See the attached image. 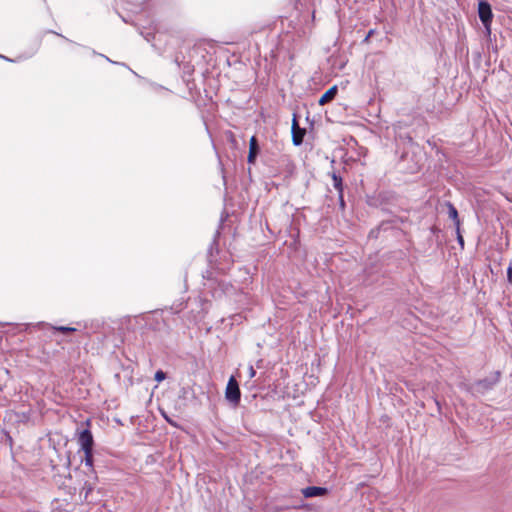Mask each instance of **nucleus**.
Returning <instances> with one entry per match:
<instances>
[{
    "label": "nucleus",
    "instance_id": "f257e3e1",
    "mask_svg": "<svg viewBox=\"0 0 512 512\" xmlns=\"http://www.w3.org/2000/svg\"><path fill=\"white\" fill-rule=\"evenodd\" d=\"M500 376L501 373L499 371H495L487 377L479 379L474 383L464 384L463 388L467 392L471 393L474 397L483 396L494 389V387L500 381Z\"/></svg>",
    "mask_w": 512,
    "mask_h": 512
},
{
    "label": "nucleus",
    "instance_id": "f03ea898",
    "mask_svg": "<svg viewBox=\"0 0 512 512\" xmlns=\"http://www.w3.org/2000/svg\"><path fill=\"white\" fill-rule=\"evenodd\" d=\"M225 398L233 407H237L240 403L241 391L234 376H231L228 380L225 389Z\"/></svg>",
    "mask_w": 512,
    "mask_h": 512
},
{
    "label": "nucleus",
    "instance_id": "7ed1b4c3",
    "mask_svg": "<svg viewBox=\"0 0 512 512\" xmlns=\"http://www.w3.org/2000/svg\"><path fill=\"white\" fill-rule=\"evenodd\" d=\"M292 143L295 146H300L303 143L306 135V129L299 126L296 115H294L291 126Z\"/></svg>",
    "mask_w": 512,
    "mask_h": 512
},
{
    "label": "nucleus",
    "instance_id": "20e7f679",
    "mask_svg": "<svg viewBox=\"0 0 512 512\" xmlns=\"http://www.w3.org/2000/svg\"><path fill=\"white\" fill-rule=\"evenodd\" d=\"M478 15L482 22V24H486L487 22H492L493 20V12L491 5L485 1L481 0L478 4Z\"/></svg>",
    "mask_w": 512,
    "mask_h": 512
},
{
    "label": "nucleus",
    "instance_id": "39448f33",
    "mask_svg": "<svg viewBox=\"0 0 512 512\" xmlns=\"http://www.w3.org/2000/svg\"><path fill=\"white\" fill-rule=\"evenodd\" d=\"M78 443L83 451L93 450L94 439L92 432L89 429L82 430L79 433Z\"/></svg>",
    "mask_w": 512,
    "mask_h": 512
},
{
    "label": "nucleus",
    "instance_id": "423d86ee",
    "mask_svg": "<svg viewBox=\"0 0 512 512\" xmlns=\"http://www.w3.org/2000/svg\"><path fill=\"white\" fill-rule=\"evenodd\" d=\"M305 498L321 497L328 493V489L319 486H308L301 490Z\"/></svg>",
    "mask_w": 512,
    "mask_h": 512
},
{
    "label": "nucleus",
    "instance_id": "0eeeda50",
    "mask_svg": "<svg viewBox=\"0 0 512 512\" xmlns=\"http://www.w3.org/2000/svg\"><path fill=\"white\" fill-rule=\"evenodd\" d=\"M260 153V146L256 136H252L249 141V153L247 157V161L249 164H254L256 162L257 156Z\"/></svg>",
    "mask_w": 512,
    "mask_h": 512
},
{
    "label": "nucleus",
    "instance_id": "6e6552de",
    "mask_svg": "<svg viewBox=\"0 0 512 512\" xmlns=\"http://www.w3.org/2000/svg\"><path fill=\"white\" fill-rule=\"evenodd\" d=\"M338 89L337 86H333L329 88L319 99L318 103L319 105H325L332 101L335 96L337 95Z\"/></svg>",
    "mask_w": 512,
    "mask_h": 512
},
{
    "label": "nucleus",
    "instance_id": "1a4fd4ad",
    "mask_svg": "<svg viewBox=\"0 0 512 512\" xmlns=\"http://www.w3.org/2000/svg\"><path fill=\"white\" fill-rule=\"evenodd\" d=\"M445 205L447 207L448 217L453 220L455 226H460V219L456 207L451 202H446Z\"/></svg>",
    "mask_w": 512,
    "mask_h": 512
},
{
    "label": "nucleus",
    "instance_id": "9d476101",
    "mask_svg": "<svg viewBox=\"0 0 512 512\" xmlns=\"http://www.w3.org/2000/svg\"><path fill=\"white\" fill-rule=\"evenodd\" d=\"M331 178H332V181H333V186L334 188L337 190V192L339 193L340 191L343 192L344 190V187H343V180H342V177L340 175H338L336 172H332L331 173Z\"/></svg>",
    "mask_w": 512,
    "mask_h": 512
},
{
    "label": "nucleus",
    "instance_id": "9b49d317",
    "mask_svg": "<svg viewBox=\"0 0 512 512\" xmlns=\"http://www.w3.org/2000/svg\"><path fill=\"white\" fill-rule=\"evenodd\" d=\"M84 459L83 462L85 466L89 467L93 470V450H84Z\"/></svg>",
    "mask_w": 512,
    "mask_h": 512
},
{
    "label": "nucleus",
    "instance_id": "f8f14e48",
    "mask_svg": "<svg viewBox=\"0 0 512 512\" xmlns=\"http://www.w3.org/2000/svg\"><path fill=\"white\" fill-rule=\"evenodd\" d=\"M53 329L61 333L75 332L78 330L77 328L70 326H54Z\"/></svg>",
    "mask_w": 512,
    "mask_h": 512
},
{
    "label": "nucleus",
    "instance_id": "ddd939ff",
    "mask_svg": "<svg viewBox=\"0 0 512 512\" xmlns=\"http://www.w3.org/2000/svg\"><path fill=\"white\" fill-rule=\"evenodd\" d=\"M455 230H456L457 242L460 245V247L463 249L465 242H464V238L461 234L460 226H455Z\"/></svg>",
    "mask_w": 512,
    "mask_h": 512
},
{
    "label": "nucleus",
    "instance_id": "4468645a",
    "mask_svg": "<svg viewBox=\"0 0 512 512\" xmlns=\"http://www.w3.org/2000/svg\"><path fill=\"white\" fill-rule=\"evenodd\" d=\"M14 326L16 329H18L19 331H23V330H26L30 324H12V323H3V322H0V326Z\"/></svg>",
    "mask_w": 512,
    "mask_h": 512
},
{
    "label": "nucleus",
    "instance_id": "2eb2a0df",
    "mask_svg": "<svg viewBox=\"0 0 512 512\" xmlns=\"http://www.w3.org/2000/svg\"><path fill=\"white\" fill-rule=\"evenodd\" d=\"M166 378V373L162 370H158L156 371L155 373V376H154V379L157 381V382H161L163 381L164 379Z\"/></svg>",
    "mask_w": 512,
    "mask_h": 512
},
{
    "label": "nucleus",
    "instance_id": "dca6fc26",
    "mask_svg": "<svg viewBox=\"0 0 512 512\" xmlns=\"http://www.w3.org/2000/svg\"><path fill=\"white\" fill-rule=\"evenodd\" d=\"M338 199H339V206H340V208H341L342 210H344V209H345L346 204H345V201H344V196H343V192H342V191H340V192L338 193Z\"/></svg>",
    "mask_w": 512,
    "mask_h": 512
},
{
    "label": "nucleus",
    "instance_id": "f3484780",
    "mask_svg": "<svg viewBox=\"0 0 512 512\" xmlns=\"http://www.w3.org/2000/svg\"><path fill=\"white\" fill-rule=\"evenodd\" d=\"M507 281L512 283V259L510 260V264L507 268Z\"/></svg>",
    "mask_w": 512,
    "mask_h": 512
},
{
    "label": "nucleus",
    "instance_id": "a211bd4d",
    "mask_svg": "<svg viewBox=\"0 0 512 512\" xmlns=\"http://www.w3.org/2000/svg\"><path fill=\"white\" fill-rule=\"evenodd\" d=\"M491 24L492 22H487L486 24H483L485 29V35L488 37L491 35Z\"/></svg>",
    "mask_w": 512,
    "mask_h": 512
},
{
    "label": "nucleus",
    "instance_id": "6ab92c4d",
    "mask_svg": "<svg viewBox=\"0 0 512 512\" xmlns=\"http://www.w3.org/2000/svg\"><path fill=\"white\" fill-rule=\"evenodd\" d=\"M375 33V30L374 29H370L366 35V37L363 39V43H368L369 42V39L374 35Z\"/></svg>",
    "mask_w": 512,
    "mask_h": 512
},
{
    "label": "nucleus",
    "instance_id": "aec40b11",
    "mask_svg": "<svg viewBox=\"0 0 512 512\" xmlns=\"http://www.w3.org/2000/svg\"><path fill=\"white\" fill-rule=\"evenodd\" d=\"M249 378H254L256 375V371L252 365L248 368Z\"/></svg>",
    "mask_w": 512,
    "mask_h": 512
},
{
    "label": "nucleus",
    "instance_id": "412c9836",
    "mask_svg": "<svg viewBox=\"0 0 512 512\" xmlns=\"http://www.w3.org/2000/svg\"><path fill=\"white\" fill-rule=\"evenodd\" d=\"M149 36H150V33H147V35L145 36V38H146V40H147V41H150Z\"/></svg>",
    "mask_w": 512,
    "mask_h": 512
},
{
    "label": "nucleus",
    "instance_id": "4be33fe9",
    "mask_svg": "<svg viewBox=\"0 0 512 512\" xmlns=\"http://www.w3.org/2000/svg\"><path fill=\"white\" fill-rule=\"evenodd\" d=\"M101 56L104 57L107 61L111 62L110 58H108V57H106L104 55H101ZM112 63H114V62L112 61Z\"/></svg>",
    "mask_w": 512,
    "mask_h": 512
},
{
    "label": "nucleus",
    "instance_id": "5701e85b",
    "mask_svg": "<svg viewBox=\"0 0 512 512\" xmlns=\"http://www.w3.org/2000/svg\"><path fill=\"white\" fill-rule=\"evenodd\" d=\"M0 58H4V59H6V60H8V61H11L10 59H8L7 57H5V56H3V55H1V54H0Z\"/></svg>",
    "mask_w": 512,
    "mask_h": 512
},
{
    "label": "nucleus",
    "instance_id": "b1692460",
    "mask_svg": "<svg viewBox=\"0 0 512 512\" xmlns=\"http://www.w3.org/2000/svg\"><path fill=\"white\" fill-rule=\"evenodd\" d=\"M58 35L60 36V34H58ZM61 37H62V38H64V40L69 41V40L67 39V37H64V36H62V35H61Z\"/></svg>",
    "mask_w": 512,
    "mask_h": 512
}]
</instances>
